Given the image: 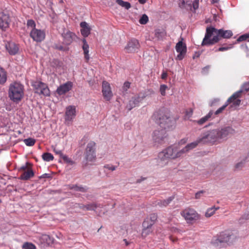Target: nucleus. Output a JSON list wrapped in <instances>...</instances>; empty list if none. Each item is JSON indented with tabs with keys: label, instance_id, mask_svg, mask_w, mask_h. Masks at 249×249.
Returning <instances> with one entry per match:
<instances>
[{
	"label": "nucleus",
	"instance_id": "obj_18",
	"mask_svg": "<svg viewBox=\"0 0 249 249\" xmlns=\"http://www.w3.org/2000/svg\"><path fill=\"white\" fill-rule=\"evenodd\" d=\"M221 238H223L222 242L223 243L232 242L236 238V235L234 233L230 231H226L220 233Z\"/></svg>",
	"mask_w": 249,
	"mask_h": 249
},
{
	"label": "nucleus",
	"instance_id": "obj_21",
	"mask_svg": "<svg viewBox=\"0 0 249 249\" xmlns=\"http://www.w3.org/2000/svg\"><path fill=\"white\" fill-rule=\"evenodd\" d=\"M5 48L9 54L11 55H16L19 51L18 45L13 42H8L5 44Z\"/></svg>",
	"mask_w": 249,
	"mask_h": 249
},
{
	"label": "nucleus",
	"instance_id": "obj_8",
	"mask_svg": "<svg viewBox=\"0 0 249 249\" xmlns=\"http://www.w3.org/2000/svg\"><path fill=\"white\" fill-rule=\"evenodd\" d=\"M167 136V134L165 129H158L153 132L152 140L155 144H160L165 142Z\"/></svg>",
	"mask_w": 249,
	"mask_h": 249
},
{
	"label": "nucleus",
	"instance_id": "obj_50",
	"mask_svg": "<svg viewBox=\"0 0 249 249\" xmlns=\"http://www.w3.org/2000/svg\"><path fill=\"white\" fill-rule=\"evenodd\" d=\"M240 90H242V92L243 90H245L248 91L249 90V81L248 82L245 83L242 86L241 89Z\"/></svg>",
	"mask_w": 249,
	"mask_h": 249
},
{
	"label": "nucleus",
	"instance_id": "obj_58",
	"mask_svg": "<svg viewBox=\"0 0 249 249\" xmlns=\"http://www.w3.org/2000/svg\"><path fill=\"white\" fill-rule=\"evenodd\" d=\"M174 196H172L169 197L167 199H165L168 205L171 202V201L174 199Z\"/></svg>",
	"mask_w": 249,
	"mask_h": 249
},
{
	"label": "nucleus",
	"instance_id": "obj_44",
	"mask_svg": "<svg viewBox=\"0 0 249 249\" xmlns=\"http://www.w3.org/2000/svg\"><path fill=\"white\" fill-rule=\"evenodd\" d=\"M233 47V44H231L228 46H225V47H219L218 49L215 50V52L217 51H220V52H223L227 51L230 49H231Z\"/></svg>",
	"mask_w": 249,
	"mask_h": 249
},
{
	"label": "nucleus",
	"instance_id": "obj_52",
	"mask_svg": "<svg viewBox=\"0 0 249 249\" xmlns=\"http://www.w3.org/2000/svg\"><path fill=\"white\" fill-rule=\"evenodd\" d=\"M244 163L245 161H241L235 164V168L237 170L241 169L243 167Z\"/></svg>",
	"mask_w": 249,
	"mask_h": 249
},
{
	"label": "nucleus",
	"instance_id": "obj_59",
	"mask_svg": "<svg viewBox=\"0 0 249 249\" xmlns=\"http://www.w3.org/2000/svg\"><path fill=\"white\" fill-rule=\"evenodd\" d=\"M51 178V176L50 174L45 173L42 175L39 178Z\"/></svg>",
	"mask_w": 249,
	"mask_h": 249
},
{
	"label": "nucleus",
	"instance_id": "obj_17",
	"mask_svg": "<svg viewBox=\"0 0 249 249\" xmlns=\"http://www.w3.org/2000/svg\"><path fill=\"white\" fill-rule=\"evenodd\" d=\"M140 47L138 40L133 38L128 41L127 46L125 47L126 52L128 53H134L137 52Z\"/></svg>",
	"mask_w": 249,
	"mask_h": 249
},
{
	"label": "nucleus",
	"instance_id": "obj_23",
	"mask_svg": "<svg viewBox=\"0 0 249 249\" xmlns=\"http://www.w3.org/2000/svg\"><path fill=\"white\" fill-rule=\"evenodd\" d=\"M80 26L82 28L81 29V33L82 35L86 37L90 34L91 29L88 25V23L85 21H83L80 23Z\"/></svg>",
	"mask_w": 249,
	"mask_h": 249
},
{
	"label": "nucleus",
	"instance_id": "obj_19",
	"mask_svg": "<svg viewBox=\"0 0 249 249\" xmlns=\"http://www.w3.org/2000/svg\"><path fill=\"white\" fill-rule=\"evenodd\" d=\"M10 22L9 16L1 13L0 14V29L2 31H6L9 28Z\"/></svg>",
	"mask_w": 249,
	"mask_h": 249
},
{
	"label": "nucleus",
	"instance_id": "obj_20",
	"mask_svg": "<svg viewBox=\"0 0 249 249\" xmlns=\"http://www.w3.org/2000/svg\"><path fill=\"white\" fill-rule=\"evenodd\" d=\"M72 86V82L68 81L66 83L60 85L56 89V92L59 95L65 94L71 89Z\"/></svg>",
	"mask_w": 249,
	"mask_h": 249
},
{
	"label": "nucleus",
	"instance_id": "obj_46",
	"mask_svg": "<svg viewBox=\"0 0 249 249\" xmlns=\"http://www.w3.org/2000/svg\"><path fill=\"white\" fill-rule=\"evenodd\" d=\"M61 158L63 160L67 163L70 164L71 165L73 164V161L66 155L63 154Z\"/></svg>",
	"mask_w": 249,
	"mask_h": 249
},
{
	"label": "nucleus",
	"instance_id": "obj_38",
	"mask_svg": "<svg viewBox=\"0 0 249 249\" xmlns=\"http://www.w3.org/2000/svg\"><path fill=\"white\" fill-rule=\"evenodd\" d=\"M23 142L27 146H32L35 144L36 142V140L32 138H29L24 139Z\"/></svg>",
	"mask_w": 249,
	"mask_h": 249
},
{
	"label": "nucleus",
	"instance_id": "obj_4",
	"mask_svg": "<svg viewBox=\"0 0 249 249\" xmlns=\"http://www.w3.org/2000/svg\"><path fill=\"white\" fill-rule=\"evenodd\" d=\"M8 97L11 101L18 103L24 95V87L20 82H14L11 83L8 90Z\"/></svg>",
	"mask_w": 249,
	"mask_h": 249
},
{
	"label": "nucleus",
	"instance_id": "obj_40",
	"mask_svg": "<svg viewBox=\"0 0 249 249\" xmlns=\"http://www.w3.org/2000/svg\"><path fill=\"white\" fill-rule=\"evenodd\" d=\"M23 249H36V246L35 245L31 243L26 242L22 245Z\"/></svg>",
	"mask_w": 249,
	"mask_h": 249
},
{
	"label": "nucleus",
	"instance_id": "obj_16",
	"mask_svg": "<svg viewBox=\"0 0 249 249\" xmlns=\"http://www.w3.org/2000/svg\"><path fill=\"white\" fill-rule=\"evenodd\" d=\"M76 116V107L74 106H69L66 107L65 121L68 124L72 121Z\"/></svg>",
	"mask_w": 249,
	"mask_h": 249
},
{
	"label": "nucleus",
	"instance_id": "obj_54",
	"mask_svg": "<svg viewBox=\"0 0 249 249\" xmlns=\"http://www.w3.org/2000/svg\"><path fill=\"white\" fill-rule=\"evenodd\" d=\"M53 151L55 153V154L59 155L60 158H61L63 155L61 150L58 149L55 147L53 148Z\"/></svg>",
	"mask_w": 249,
	"mask_h": 249
},
{
	"label": "nucleus",
	"instance_id": "obj_32",
	"mask_svg": "<svg viewBox=\"0 0 249 249\" xmlns=\"http://www.w3.org/2000/svg\"><path fill=\"white\" fill-rule=\"evenodd\" d=\"M41 240L44 243L50 245L53 242V239L47 234H43L41 236Z\"/></svg>",
	"mask_w": 249,
	"mask_h": 249
},
{
	"label": "nucleus",
	"instance_id": "obj_28",
	"mask_svg": "<svg viewBox=\"0 0 249 249\" xmlns=\"http://www.w3.org/2000/svg\"><path fill=\"white\" fill-rule=\"evenodd\" d=\"M69 188L71 190H73L75 191H78L81 192H86L87 191V187H83L82 186H78L77 185H71L69 186Z\"/></svg>",
	"mask_w": 249,
	"mask_h": 249
},
{
	"label": "nucleus",
	"instance_id": "obj_43",
	"mask_svg": "<svg viewBox=\"0 0 249 249\" xmlns=\"http://www.w3.org/2000/svg\"><path fill=\"white\" fill-rule=\"evenodd\" d=\"M36 23L33 19H28L27 21V26L28 28L31 27L32 29H36Z\"/></svg>",
	"mask_w": 249,
	"mask_h": 249
},
{
	"label": "nucleus",
	"instance_id": "obj_60",
	"mask_svg": "<svg viewBox=\"0 0 249 249\" xmlns=\"http://www.w3.org/2000/svg\"><path fill=\"white\" fill-rule=\"evenodd\" d=\"M55 48L58 50L64 51L65 50L64 47L62 45H56Z\"/></svg>",
	"mask_w": 249,
	"mask_h": 249
},
{
	"label": "nucleus",
	"instance_id": "obj_26",
	"mask_svg": "<svg viewBox=\"0 0 249 249\" xmlns=\"http://www.w3.org/2000/svg\"><path fill=\"white\" fill-rule=\"evenodd\" d=\"M34 176V172L32 170H29L23 173L19 178L20 179L27 180Z\"/></svg>",
	"mask_w": 249,
	"mask_h": 249
},
{
	"label": "nucleus",
	"instance_id": "obj_41",
	"mask_svg": "<svg viewBox=\"0 0 249 249\" xmlns=\"http://www.w3.org/2000/svg\"><path fill=\"white\" fill-rule=\"evenodd\" d=\"M148 21V16L145 14L142 15V16L141 17L140 19H139V22L141 24H145L147 23Z\"/></svg>",
	"mask_w": 249,
	"mask_h": 249
},
{
	"label": "nucleus",
	"instance_id": "obj_29",
	"mask_svg": "<svg viewBox=\"0 0 249 249\" xmlns=\"http://www.w3.org/2000/svg\"><path fill=\"white\" fill-rule=\"evenodd\" d=\"M222 239H223V238H221L219 234V235H217V236L213 237L211 241V243L215 247H218L220 246L221 243H223L222 242Z\"/></svg>",
	"mask_w": 249,
	"mask_h": 249
},
{
	"label": "nucleus",
	"instance_id": "obj_6",
	"mask_svg": "<svg viewBox=\"0 0 249 249\" xmlns=\"http://www.w3.org/2000/svg\"><path fill=\"white\" fill-rule=\"evenodd\" d=\"M199 138V141L204 143H214L219 141L216 129L204 133Z\"/></svg>",
	"mask_w": 249,
	"mask_h": 249
},
{
	"label": "nucleus",
	"instance_id": "obj_42",
	"mask_svg": "<svg viewBox=\"0 0 249 249\" xmlns=\"http://www.w3.org/2000/svg\"><path fill=\"white\" fill-rule=\"evenodd\" d=\"M193 113V110L192 108H190L188 110H186L185 113L184 119H189L192 117Z\"/></svg>",
	"mask_w": 249,
	"mask_h": 249
},
{
	"label": "nucleus",
	"instance_id": "obj_15",
	"mask_svg": "<svg viewBox=\"0 0 249 249\" xmlns=\"http://www.w3.org/2000/svg\"><path fill=\"white\" fill-rule=\"evenodd\" d=\"M242 92V90H239L234 92L225 102L224 105H223L221 107L219 108L217 110L215 111V112H213L214 115H218V114L221 113L225 108L228 106V105L231 103L233 99H235L236 98L240 97L241 94Z\"/></svg>",
	"mask_w": 249,
	"mask_h": 249
},
{
	"label": "nucleus",
	"instance_id": "obj_31",
	"mask_svg": "<svg viewBox=\"0 0 249 249\" xmlns=\"http://www.w3.org/2000/svg\"><path fill=\"white\" fill-rule=\"evenodd\" d=\"M165 32L163 30L158 29L155 31V36L159 40L162 39L165 36Z\"/></svg>",
	"mask_w": 249,
	"mask_h": 249
},
{
	"label": "nucleus",
	"instance_id": "obj_22",
	"mask_svg": "<svg viewBox=\"0 0 249 249\" xmlns=\"http://www.w3.org/2000/svg\"><path fill=\"white\" fill-rule=\"evenodd\" d=\"M212 117H214L213 116V110H210L206 116L202 117L198 120L194 121V122L198 124L201 125L204 124L206 122L210 121Z\"/></svg>",
	"mask_w": 249,
	"mask_h": 249
},
{
	"label": "nucleus",
	"instance_id": "obj_1",
	"mask_svg": "<svg viewBox=\"0 0 249 249\" xmlns=\"http://www.w3.org/2000/svg\"><path fill=\"white\" fill-rule=\"evenodd\" d=\"M233 35L231 30L217 29L213 27L206 28L205 37L201 43L202 46H209L218 42L221 38H230Z\"/></svg>",
	"mask_w": 249,
	"mask_h": 249
},
{
	"label": "nucleus",
	"instance_id": "obj_35",
	"mask_svg": "<svg viewBox=\"0 0 249 249\" xmlns=\"http://www.w3.org/2000/svg\"><path fill=\"white\" fill-rule=\"evenodd\" d=\"M117 3L123 7H124L126 9H129L131 7V4L129 2L123 1V0H117Z\"/></svg>",
	"mask_w": 249,
	"mask_h": 249
},
{
	"label": "nucleus",
	"instance_id": "obj_10",
	"mask_svg": "<svg viewBox=\"0 0 249 249\" xmlns=\"http://www.w3.org/2000/svg\"><path fill=\"white\" fill-rule=\"evenodd\" d=\"M85 158L87 162L93 161L96 158L95 143L94 142H89L86 147Z\"/></svg>",
	"mask_w": 249,
	"mask_h": 249
},
{
	"label": "nucleus",
	"instance_id": "obj_39",
	"mask_svg": "<svg viewBox=\"0 0 249 249\" xmlns=\"http://www.w3.org/2000/svg\"><path fill=\"white\" fill-rule=\"evenodd\" d=\"M98 207V205L95 203L88 204L86 205V210L95 211Z\"/></svg>",
	"mask_w": 249,
	"mask_h": 249
},
{
	"label": "nucleus",
	"instance_id": "obj_51",
	"mask_svg": "<svg viewBox=\"0 0 249 249\" xmlns=\"http://www.w3.org/2000/svg\"><path fill=\"white\" fill-rule=\"evenodd\" d=\"M157 205L161 207H166L168 205L165 199L162 200H159L157 202Z\"/></svg>",
	"mask_w": 249,
	"mask_h": 249
},
{
	"label": "nucleus",
	"instance_id": "obj_5",
	"mask_svg": "<svg viewBox=\"0 0 249 249\" xmlns=\"http://www.w3.org/2000/svg\"><path fill=\"white\" fill-rule=\"evenodd\" d=\"M149 91V90H144L131 97L126 106L128 110H131L132 108L138 107L142 100L148 96Z\"/></svg>",
	"mask_w": 249,
	"mask_h": 249
},
{
	"label": "nucleus",
	"instance_id": "obj_48",
	"mask_svg": "<svg viewBox=\"0 0 249 249\" xmlns=\"http://www.w3.org/2000/svg\"><path fill=\"white\" fill-rule=\"evenodd\" d=\"M152 232L151 228H145L143 229L142 236L143 237H145L147 235Z\"/></svg>",
	"mask_w": 249,
	"mask_h": 249
},
{
	"label": "nucleus",
	"instance_id": "obj_55",
	"mask_svg": "<svg viewBox=\"0 0 249 249\" xmlns=\"http://www.w3.org/2000/svg\"><path fill=\"white\" fill-rule=\"evenodd\" d=\"M130 83L129 82H125L123 86V89L124 91H127V89L130 88Z\"/></svg>",
	"mask_w": 249,
	"mask_h": 249
},
{
	"label": "nucleus",
	"instance_id": "obj_57",
	"mask_svg": "<svg viewBox=\"0 0 249 249\" xmlns=\"http://www.w3.org/2000/svg\"><path fill=\"white\" fill-rule=\"evenodd\" d=\"M210 68L209 66H206L205 67L203 68L202 70V73L203 74H206L208 72L209 69Z\"/></svg>",
	"mask_w": 249,
	"mask_h": 249
},
{
	"label": "nucleus",
	"instance_id": "obj_9",
	"mask_svg": "<svg viewBox=\"0 0 249 249\" xmlns=\"http://www.w3.org/2000/svg\"><path fill=\"white\" fill-rule=\"evenodd\" d=\"M219 141H225L233 135L235 131L231 126H227L216 129Z\"/></svg>",
	"mask_w": 249,
	"mask_h": 249
},
{
	"label": "nucleus",
	"instance_id": "obj_53",
	"mask_svg": "<svg viewBox=\"0 0 249 249\" xmlns=\"http://www.w3.org/2000/svg\"><path fill=\"white\" fill-rule=\"evenodd\" d=\"M204 193H205L204 191H200L196 192L195 194V198L196 199H200Z\"/></svg>",
	"mask_w": 249,
	"mask_h": 249
},
{
	"label": "nucleus",
	"instance_id": "obj_36",
	"mask_svg": "<svg viewBox=\"0 0 249 249\" xmlns=\"http://www.w3.org/2000/svg\"><path fill=\"white\" fill-rule=\"evenodd\" d=\"M219 209V207H213L207 209L205 216L207 217L211 216L215 212V211Z\"/></svg>",
	"mask_w": 249,
	"mask_h": 249
},
{
	"label": "nucleus",
	"instance_id": "obj_49",
	"mask_svg": "<svg viewBox=\"0 0 249 249\" xmlns=\"http://www.w3.org/2000/svg\"><path fill=\"white\" fill-rule=\"evenodd\" d=\"M168 87L166 85L162 84L160 86V94L162 96H165L166 94V90L167 89Z\"/></svg>",
	"mask_w": 249,
	"mask_h": 249
},
{
	"label": "nucleus",
	"instance_id": "obj_47",
	"mask_svg": "<svg viewBox=\"0 0 249 249\" xmlns=\"http://www.w3.org/2000/svg\"><path fill=\"white\" fill-rule=\"evenodd\" d=\"M104 168L105 169H107L108 170L113 171L116 169V168H117V166L113 165L111 164H107L104 166Z\"/></svg>",
	"mask_w": 249,
	"mask_h": 249
},
{
	"label": "nucleus",
	"instance_id": "obj_62",
	"mask_svg": "<svg viewBox=\"0 0 249 249\" xmlns=\"http://www.w3.org/2000/svg\"><path fill=\"white\" fill-rule=\"evenodd\" d=\"M167 72H165V71H163L161 73V78L162 79H165L167 78Z\"/></svg>",
	"mask_w": 249,
	"mask_h": 249
},
{
	"label": "nucleus",
	"instance_id": "obj_27",
	"mask_svg": "<svg viewBox=\"0 0 249 249\" xmlns=\"http://www.w3.org/2000/svg\"><path fill=\"white\" fill-rule=\"evenodd\" d=\"M7 80V73L5 71L0 67V84H4Z\"/></svg>",
	"mask_w": 249,
	"mask_h": 249
},
{
	"label": "nucleus",
	"instance_id": "obj_3",
	"mask_svg": "<svg viewBox=\"0 0 249 249\" xmlns=\"http://www.w3.org/2000/svg\"><path fill=\"white\" fill-rule=\"evenodd\" d=\"M153 117L156 124L163 129H172L175 124V121L171 117L170 113L165 109H161L156 111Z\"/></svg>",
	"mask_w": 249,
	"mask_h": 249
},
{
	"label": "nucleus",
	"instance_id": "obj_45",
	"mask_svg": "<svg viewBox=\"0 0 249 249\" xmlns=\"http://www.w3.org/2000/svg\"><path fill=\"white\" fill-rule=\"evenodd\" d=\"M249 38V34H245L240 36L237 39L238 42H242L243 41L246 40L247 39Z\"/></svg>",
	"mask_w": 249,
	"mask_h": 249
},
{
	"label": "nucleus",
	"instance_id": "obj_11",
	"mask_svg": "<svg viewBox=\"0 0 249 249\" xmlns=\"http://www.w3.org/2000/svg\"><path fill=\"white\" fill-rule=\"evenodd\" d=\"M180 214L188 223L196 220L199 217L196 211L190 208L185 209L180 213Z\"/></svg>",
	"mask_w": 249,
	"mask_h": 249
},
{
	"label": "nucleus",
	"instance_id": "obj_33",
	"mask_svg": "<svg viewBox=\"0 0 249 249\" xmlns=\"http://www.w3.org/2000/svg\"><path fill=\"white\" fill-rule=\"evenodd\" d=\"M153 224V221L152 220L151 218L147 217L142 223L143 229L151 228Z\"/></svg>",
	"mask_w": 249,
	"mask_h": 249
},
{
	"label": "nucleus",
	"instance_id": "obj_61",
	"mask_svg": "<svg viewBox=\"0 0 249 249\" xmlns=\"http://www.w3.org/2000/svg\"><path fill=\"white\" fill-rule=\"evenodd\" d=\"M77 205V206L81 209H82L83 210H86V205H83L81 204H76Z\"/></svg>",
	"mask_w": 249,
	"mask_h": 249
},
{
	"label": "nucleus",
	"instance_id": "obj_14",
	"mask_svg": "<svg viewBox=\"0 0 249 249\" xmlns=\"http://www.w3.org/2000/svg\"><path fill=\"white\" fill-rule=\"evenodd\" d=\"M102 91L104 99L106 101H110L113 96V93L111 90L110 84L106 81L102 82Z\"/></svg>",
	"mask_w": 249,
	"mask_h": 249
},
{
	"label": "nucleus",
	"instance_id": "obj_64",
	"mask_svg": "<svg viewBox=\"0 0 249 249\" xmlns=\"http://www.w3.org/2000/svg\"><path fill=\"white\" fill-rule=\"evenodd\" d=\"M219 101V99H218V98L214 99L212 101L211 105L213 106L215 104V103H218Z\"/></svg>",
	"mask_w": 249,
	"mask_h": 249
},
{
	"label": "nucleus",
	"instance_id": "obj_30",
	"mask_svg": "<svg viewBox=\"0 0 249 249\" xmlns=\"http://www.w3.org/2000/svg\"><path fill=\"white\" fill-rule=\"evenodd\" d=\"M202 143L201 141H199V138H198L196 141L187 144L185 147L186 149L188 150V151L195 148L196 147L198 143Z\"/></svg>",
	"mask_w": 249,
	"mask_h": 249
},
{
	"label": "nucleus",
	"instance_id": "obj_24",
	"mask_svg": "<svg viewBox=\"0 0 249 249\" xmlns=\"http://www.w3.org/2000/svg\"><path fill=\"white\" fill-rule=\"evenodd\" d=\"M74 36L75 34L70 31H68L66 33H64L63 35V36L65 43L68 45L70 44L72 42L73 37Z\"/></svg>",
	"mask_w": 249,
	"mask_h": 249
},
{
	"label": "nucleus",
	"instance_id": "obj_7",
	"mask_svg": "<svg viewBox=\"0 0 249 249\" xmlns=\"http://www.w3.org/2000/svg\"><path fill=\"white\" fill-rule=\"evenodd\" d=\"M32 86L34 89L35 93L44 96L50 95V90L46 84L41 81H36L32 84Z\"/></svg>",
	"mask_w": 249,
	"mask_h": 249
},
{
	"label": "nucleus",
	"instance_id": "obj_37",
	"mask_svg": "<svg viewBox=\"0 0 249 249\" xmlns=\"http://www.w3.org/2000/svg\"><path fill=\"white\" fill-rule=\"evenodd\" d=\"M179 6L181 8H185L186 5L190 6L191 2L190 0H179Z\"/></svg>",
	"mask_w": 249,
	"mask_h": 249
},
{
	"label": "nucleus",
	"instance_id": "obj_25",
	"mask_svg": "<svg viewBox=\"0 0 249 249\" xmlns=\"http://www.w3.org/2000/svg\"><path fill=\"white\" fill-rule=\"evenodd\" d=\"M82 42L83 43V45L82 46V49L84 51V53L85 55V58L87 61H88L89 59V45L88 44L86 39L84 38L82 40Z\"/></svg>",
	"mask_w": 249,
	"mask_h": 249
},
{
	"label": "nucleus",
	"instance_id": "obj_2",
	"mask_svg": "<svg viewBox=\"0 0 249 249\" xmlns=\"http://www.w3.org/2000/svg\"><path fill=\"white\" fill-rule=\"evenodd\" d=\"M188 152L185 147L179 150L176 146H170L159 153L158 165L162 167L167 164L169 159L180 158Z\"/></svg>",
	"mask_w": 249,
	"mask_h": 249
},
{
	"label": "nucleus",
	"instance_id": "obj_12",
	"mask_svg": "<svg viewBox=\"0 0 249 249\" xmlns=\"http://www.w3.org/2000/svg\"><path fill=\"white\" fill-rule=\"evenodd\" d=\"M30 36L34 41L36 42H41L44 40L46 34L44 30L36 28L31 30Z\"/></svg>",
	"mask_w": 249,
	"mask_h": 249
},
{
	"label": "nucleus",
	"instance_id": "obj_34",
	"mask_svg": "<svg viewBox=\"0 0 249 249\" xmlns=\"http://www.w3.org/2000/svg\"><path fill=\"white\" fill-rule=\"evenodd\" d=\"M43 160L46 161H50L53 160V155L50 153H44L42 155Z\"/></svg>",
	"mask_w": 249,
	"mask_h": 249
},
{
	"label": "nucleus",
	"instance_id": "obj_56",
	"mask_svg": "<svg viewBox=\"0 0 249 249\" xmlns=\"http://www.w3.org/2000/svg\"><path fill=\"white\" fill-rule=\"evenodd\" d=\"M238 98H236L235 99H233L231 103H233V105L235 106H239L241 103V100L240 99H237Z\"/></svg>",
	"mask_w": 249,
	"mask_h": 249
},
{
	"label": "nucleus",
	"instance_id": "obj_13",
	"mask_svg": "<svg viewBox=\"0 0 249 249\" xmlns=\"http://www.w3.org/2000/svg\"><path fill=\"white\" fill-rule=\"evenodd\" d=\"M176 50L178 53L176 59L179 60H182L187 52L186 44L183 43L182 41H178L176 44Z\"/></svg>",
	"mask_w": 249,
	"mask_h": 249
},
{
	"label": "nucleus",
	"instance_id": "obj_63",
	"mask_svg": "<svg viewBox=\"0 0 249 249\" xmlns=\"http://www.w3.org/2000/svg\"><path fill=\"white\" fill-rule=\"evenodd\" d=\"M149 218H151L152 220L153 221V223H154V221L156 220L157 219V216L155 214H152L151 215V216L150 217H149Z\"/></svg>",
	"mask_w": 249,
	"mask_h": 249
}]
</instances>
